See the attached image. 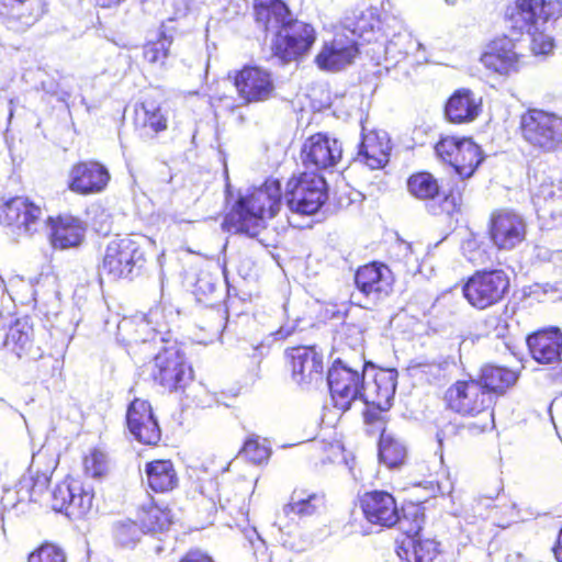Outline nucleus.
I'll use <instances>...</instances> for the list:
<instances>
[{
    "label": "nucleus",
    "mask_w": 562,
    "mask_h": 562,
    "mask_svg": "<svg viewBox=\"0 0 562 562\" xmlns=\"http://www.w3.org/2000/svg\"><path fill=\"white\" fill-rule=\"evenodd\" d=\"M509 290L510 278L501 268L477 269L461 285L463 299L475 311H485L501 304Z\"/></svg>",
    "instance_id": "nucleus-6"
},
{
    "label": "nucleus",
    "mask_w": 562,
    "mask_h": 562,
    "mask_svg": "<svg viewBox=\"0 0 562 562\" xmlns=\"http://www.w3.org/2000/svg\"><path fill=\"white\" fill-rule=\"evenodd\" d=\"M486 234L495 249L510 251L526 240L527 223L512 209H496L488 216Z\"/></svg>",
    "instance_id": "nucleus-15"
},
{
    "label": "nucleus",
    "mask_w": 562,
    "mask_h": 562,
    "mask_svg": "<svg viewBox=\"0 0 562 562\" xmlns=\"http://www.w3.org/2000/svg\"><path fill=\"white\" fill-rule=\"evenodd\" d=\"M133 125L140 135L155 137L168 130L169 120L159 103L145 99L134 108Z\"/></svg>",
    "instance_id": "nucleus-33"
},
{
    "label": "nucleus",
    "mask_w": 562,
    "mask_h": 562,
    "mask_svg": "<svg viewBox=\"0 0 562 562\" xmlns=\"http://www.w3.org/2000/svg\"><path fill=\"white\" fill-rule=\"evenodd\" d=\"M390 408H382L375 405H366L362 412V418L370 432H379L380 436L385 434V427L387 424L385 413Z\"/></svg>",
    "instance_id": "nucleus-45"
},
{
    "label": "nucleus",
    "mask_w": 562,
    "mask_h": 562,
    "mask_svg": "<svg viewBox=\"0 0 562 562\" xmlns=\"http://www.w3.org/2000/svg\"><path fill=\"white\" fill-rule=\"evenodd\" d=\"M285 366L297 384H311L323 375V353L315 346H293L284 350Z\"/></svg>",
    "instance_id": "nucleus-22"
},
{
    "label": "nucleus",
    "mask_w": 562,
    "mask_h": 562,
    "mask_svg": "<svg viewBox=\"0 0 562 562\" xmlns=\"http://www.w3.org/2000/svg\"><path fill=\"white\" fill-rule=\"evenodd\" d=\"M241 105L266 103L277 97L278 83L269 69L245 64L227 75Z\"/></svg>",
    "instance_id": "nucleus-9"
},
{
    "label": "nucleus",
    "mask_w": 562,
    "mask_h": 562,
    "mask_svg": "<svg viewBox=\"0 0 562 562\" xmlns=\"http://www.w3.org/2000/svg\"><path fill=\"white\" fill-rule=\"evenodd\" d=\"M101 215H102V216H104L105 218H109V217H110V215H109V214H105L103 211H102Z\"/></svg>",
    "instance_id": "nucleus-54"
},
{
    "label": "nucleus",
    "mask_w": 562,
    "mask_h": 562,
    "mask_svg": "<svg viewBox=\"0 0 562 562\" xmlns=\"http://www.w3.org/2000/svg\"><path fill=\"white\" fill-rule=\"evenodd\" d=\"M151 383L167 393H183L194 381V371L180 348L164 346L153 358Z\"/></svg>",
    "instance_id": "nucleus-7"
},
{
    "label": "nucleus",
    "mask_w": 562,
    "mask_h": 562,
    "mask_svg": "<svg viewBox=\"0 0 562 562\" xmlns=\"http://www.w3.org/2000/svg\"><path fill=\"white\" fill-rule=\"evenodd\" d=\"M282 186L277 178L269 177L260 186L239 195L224 215L222 228L232 234L257 236L281 210Z\"/></svg>",
    "instance_id": "nucleus-3"
},
{
    "label": "nucleus",
    "mask_w": 562,
    "mask_h": 562,
    "mask_svg": "<svg viewBox=\"0 0 562 562\" xmlns=\"http://www.w3.org/2000/svg\"><path fill=\"white\" fill-rule=\"evenodd\" d=\"M368 14H369V18H370L371 20L375 19V21H376V25H373V24H372V25H371V29H374V27H376V29H381V21H380V19H379V16H378V14H376V13H374V12H372V11H369V12H368Z\"/></svg>",
    "instance_id": "nucleus-53"
},
{
    "label": "nucleus",
    "mask_w": 562,
    "mask_h": 562,
    "mask_svg": "<svg viewBox=\"0 0 562 562\" xmlns=\"http://www.w3.org/2000/svg\"><path fill=\"white\" fill-rule=\"evenodd\" d=\"M271 454L272 449L269 440L256 434L247 436L238 451V456L254 465L268 463Z\"/></svg>",
    "instance_id": "nucleus-41"
},
{
    "label": "nucleus",
    "mask_w": 562,
    "mask_h": 562,
    "mask_svg": "<svg viewBox=\"0 0 562 562\" xmlns=\"http://www.w3.org/2000/svg\"><path fill=\"white\" fill-rule=\"evenodd\" d=\"M232 100H233L232 95L226 94V93H220L218 91H214L210 95V102L212 105H220L221 103H223L225 101H232Z\"/></svg>",
    "instance_id": "nucleus-51"
},
{
    "label": "nucleus",
    "mask_w": 562,
    "mask_h": 562,
    "mask_svg": "<svg viewBox=\"0 0 562 562\" xmlns=\"http://www.w3.org/2000/svg\"><path fill=\"white\" fill-rule=\"evenodd\" d=\"M252 11L255 22L265 32L273 27L279 30L293 19L290 9L282 0H254Z\"/></svg>",
    "instance_id": "nucleus-36"
},
{
    "label": "nucleus",
    "mask_w": 562,
    "mask_h": 562,
    "mask_svg": "<svg viewBox=\"0 0 562 562\" xmlns=\"http://www.w3.org/2000/svg\"><path fill=\"white\" fill-rule=\"evenodd\" d=\"M519 131L530 145L552 150L562 143V117L543 110L528 109L520 115Z\"/></svg>",
    "instance_id": "nucleus-14"
},
{
    "label": "nucleus",
    "mask_w": 562,
    "mask_h": 562,
    "mask_svg": "<svg viewBox=\"0 0 562 562\" xmlns=\"http://www.w3.org/2000/svg\"><path fill=\"white\" fill-rule=\"evenodd\" d=\"M173 37L165 30H161L157 37L146 41L142 46V56L144 61L150 66L165 68L170 57Z\"/></svg>",
    "instance_id": "nucleus-40"
},
{
    "label": "nucleus",
    "mask_w": 562,
    "mask_h": 562,
    "mask_svg": "<svg viewBox=\"0 0 562 562\" xmlns=\"http://www.w3.org/2000/svg\"><path fill=\"white\" fill-rule=\"evenodd\" d=\"M44 223L49 246L55 250L77 249L86 241L87 224L74 214L49 215Z\"/></svg>",
    "instance_id": "nucleus-20"
},
{
    "label": "nucleus",
    "mask_w": 562,
    "mask_h": 562,
    "mask_svg": "<svg viewBox=\"0 0 562 562\" xmlns=\"http://www.w3.org/2000/svg\"><path fill=\"white\" fill-rule=\"evenodd\" d=\"M508 318L509 315L507 313V308H505L502 313L488 315L484 319V324L490 334H494L497 338H505L509 331Z\"/></svg>",
    "instance_id": "nucleus-47"
},
{
    "label": "nucleus",
    "mask_w": 562,
    "mask_h": 562,
    "mask_svg": "<svg viewBox=\"0 0 562 562\" xmlns=\"http://www.w3.org/2000/svg\"><path fill=\"white\" fill-rule=\"evenodd\" d=\"M27 562H67V557L61 547L44 541L30 552Z\"/></svg>",
    "instance_id": "nucleus-44"
},
{
    "label": "nucleus",
    "mask_w": 562,
    "mask_h": 562,
    "mask_svg": "<svg viewBox=\"0 0 562 562\" xmlns=\"http://www.w3.org/2000/svg\"><path fill=\"white\" fill-rule=\"evenodd\" d=\"M486 72L495 78L509 79L526 66L525 55L517 50L515 40L506 34L492 38L480 56Z\"/></svg>",
    "instance_id": "nucleus-13"
},
{
    "label": "nucleus",
    "mask_w": 562,
    "mask_h": 562,
    "mask_svg": "<svg viewBox=\"0 0 562 562\" xmlns=\"http://www.w3.org/2000/svg\"><path fill=\"white\" fill-rule=\"evenodd\" d=\"M43 209L26 195H14L0 204V225L16 238H32L41 232Z\"/></svg>",
    "instance_id": "nucleus-11"
},
{
    "label": "nucleus",
    "mask_w": 562,
    "mask_h": 562,
    "mask_svg": "<svg viewBox=\"0 0 562 562\" xmlns=\"http://www.w3.org/2000/svg\"><path fill=\"white\" fill-rule=\"evenodd\" d=\"M356 289L368 300L381 302L394 292L395 277L381 261H370L357 268L353 276Z\"/></svg>",
    "instance_id": "nucleus-19"
},
{
    "label": "nucleus",
    "mask_w": 562,
    "mask_h": 562,
    "mask_svg": "<svg viewBox=\"0 0 562 562\" xmlns=\"http://www.w3.org/2000/svg\"><path fill=\"white\" fill-rule=\"evenodd\" d=\"M98 232H101L103 229V224L100 227H95Z\"/></svg>",
    "instance_id": "nucleus-55"
},
{
    "label": "nucleus",
    "mask_w": 562,
    "mask_h": 562,
    "mask_svg": "<svg viewBox=\"0 0 562 562\" xmlns=\"http://www.w3.org/2000/svg\"><path fill=\"white\" fill-rule=\"evenodd\" d=\"M482 95L470 88L456 89L445 101L443 117L453 125H464L476 121L483 113Z\"/></svg>",
    "instance_id": "nucleus-25"
},
{
    "label": "nucleus",
    "mask_w": 562,
    "mask_h": 562,
    "mask_svg": "<svg viewBox=\"0 0 562 562\" xmlns=\"http://www.w3.org/2000/svg\"><path fill=\"white\" fill-rule=\"evenodd\" d=\"M85 472L93 477H100L106 472V459L103 452L98 449L91 450L83 457Z\"/></svg>",
    "instance_id": "nucleus-46"
},
{
    "label": "nucleus",
    "mask_w": 562,
    "mask_h": 562,
    "mask_svg": "<svg viewBox=\"0 0 562 562\" xmlns=\"http://www.w3.org/2000/svg\"><path fill=\"white\" fill-rule=\"evenodd\" d=\"M288 206L300 214H315L327 200L326 181L314 171L292 175L285 184Z\"/></svg>",
    "instance_id": "nucleus-10"
},
{
    "label": "nucleus",
    "mask_w": 562,
    "mask_h": 562,
    "mask_svg": "<svg viewBox=\"0 0 562 562\" xmlns=\"http://www.w3.org/2000/svg\"><path fill=\"white\" fill-rule=\"evenodd\" d=\"M143 531L137 521L126 519L117 521L112 527V540L120 549H134L140 541Z\"/></svg>",
    "instance_id": "nucleus-43"
},
{
    "label": "nucleus",
    "mask_w": 562,
    "mask_h": 562,
    "mask_svg": "<svg viewBox=\"0 0 562 562\" xmlns=\"http://www.w3.org/2000/svg\"><path fill=\"white\" fill-rule=\"evenodd\" d=\"M93 494L85 490L77 479H65L57 483L52 492L50 507L57 513L67 515L85 513L92 505Z\"/></svg>",
    "instance_id": "nucleus-27"
},
{
    "label": "nucleus",
    "mask_w": 562,
    "mask_h": 562,
    "mask_svg": "<svg viewBox=\"0 0 562 562\" xmlns=\"http://www.w3.org/2000/svg\"><path fill=\"white\" fill-rule=\"evenodd\" d=\"M315 40L312 25L293 18L276 32L271 49L279 59L291 61L306 54Z\"/></svg>",
    "instance_id": "nucleus-17"
},
{
    "label": "nucleus",
    "mask_w": 562,
    "mask_h": 562,
    "mask_svg": "<svg viewBox=\"0 0 562 562\" xmlns=\"http://www.w3.org/2000/svg\"><path fill=\"white\" fill-rule=\"evenodd\" d=\"M178 562H215V560L203 549L190 548L179 558Z\"/></svg>",
    "instance_id": "nucleus-49"
},
{
    "label": "nucleus",
    "mask_w": 562,
    "mask_h": 562,
    "mask_svg": "<svg viewBox=\"0 0 562 562\" xmlns=\"http://www.w3.org/2000/svg\"><path fill=\"white\" fill-rule=\"evenodd\" d=\"M111 182L108 167L97 159H79L70 165L67 172V189L79 196L103 193Z\"/></svg>",
    "instance_id": "nucleus-16"
},
{
    "label": "nucleus",
    "mask_w": 562,
    "mask_h": 562,
    "mask_svg": "<svg viewBox=\"0 0 562 562\" xmlns=\"http://www.w3.org/2000/svg\"><path fill=\"white\" fill-rule=\"evenodd\" d=\"M126 425L130 432L142 445L156 447L161 440V429L150 403L134 398L127 407Z\"/></svg>",
    "instance_id": "nucleus-23"
},
{
    "label": "nucleus",
    "mask_w": 562,
    "mask_h": 562,
    "mask_svg": "<svg viewBox=\"0 0 562 562\" xmlns=\"http://www.w3.org/2000/svg\"><path fill=\"white\" fill-rule=\"evenodd\" d=\"M379 459L389 469L401 467L406 459V448L391 435L382 434L379 440Z\"/></svg>",
    "instance_id": "nucleus-42"
},
{
    "label": "nucleus",
    "mask_w": 562,
    "mask_h": 562,
    "mask_svg": "<svg viewBox=\"0 0 562 562\" xmlns=\"http://www.w3.org/2000/svg\"><path fill=\"white\" fill-rule=\"evenodd\" d=\"M143 482L153 494L165 495L179 487L180 476L171 459L158 458L145 462Z\"/></svg>",
    "instance_id": "nucleus-28"
},
{
    "label": "nucleus",
    "mask_w": 562,
    "mask_h": 562,
    "mask_svg": "<svg viewBox=\"0 0 562 562\" xmlns=\"http://www.w3.org/2000/svg\"><path fill=\"white\" fill-rule=\"evenodd\" d=\"M528 350L538 363L558 362L562 356V331L550 326L532 331L526 337Z\"/></svg>",
    "instance_id": "nucleus-29"
},
{
    "label": "nucleus",
    "mask_w": 562,
    "mask_h": 562,
    "mask_svg": "<svg viewBox=\"0 0 562 562\" xmlns=\"http://www.w3.org/2000/svg\"><path fill=\"white\" fill-rule=\"evenodd\" d=\"M366 367L367 362L353 369L340 358L333 361L327 379L333 404L339 411L347 412L357 400H362Z\"/></svg>",
    "instance_id": "nucleus-12"
},
{
    "label": "nucleus",
    "mask_w": 562,
    "mask_h": 562,
    "mask_svg": "<svg viewBox=\"0 0 562 562\" xmlns=\"http://www.w3.org/2000/svg\"><path fill=\"white\" fill-rule=\"evenodd\" d=\"M358 505L364 520L380 528L395 527L402 517L396 497L386 490H370L358 496Z\"/></svg>",
    "instance_id": "nucleus-18"
},
{
    "label": "nucleus",
    "mask_w": 562,
    "mask_h": 562,
    "mask_svg": "<svg viewBox=\"0 0 562 562\" xmlns=\"http://www.w3.org/2000/svg\"><path fill=\"white\" fill-rule=\"evenodd\" d=\"M435 155L459 176L449 183L439 203V214L452 217L460 214L467 184L464 180L476 172L485 156L471 136L441 135L434 146Z\"/></svg>",
    "instance_id": "nucleus-2"
},
{
    "label": "nucleus",
    "mask_w": 562,
    "mask_h": 562,
    "mask_svg": "<svg viewBox=\"0 0 562 562\" xmlns=\"http://www.w3.org/2000/svg\"><path fill=\"white\" fill-rule=\"evenodd\" d=\"M406 190L411 196L424 202L435 201L445 194L439 178L428 170L411 173L406 179Z\"/></svg>",
    "instance_id": "nucleus-39"
},
{
    "label": "nucleus",
    "mask_w": 562,
    "mask_h": 562,
    "mask_svg": "<svg viewBox=\"0 0 562 562\" xmlns=\"http://www.w3.org/2000/svg\"><path fill=\"white\" fill-rule=\"evenodd\" d=\"M552 552H553L554 559L558 562H562V528L560 529L558 537H557V541L552 547Z\"/></svg>",
    "instance_id": "nucleus-52"
},
{
    "label": "nucleus",
    "mask_w": 562,
    "mask_h": 562,
    "mask_svg": "<svg viewBox=\"0 0 562 562\" xmlns=\"http://www.w3.org/2000/svg\"><path fill=\"white\" fill-rule=\"evenodd\" d=\"M220 503H221V507L223 509H234V508H238V509H241L244 503H245V497L243 495H236L235 496V504H231V501L229 499H225L224 502L220 498Z\"/></svg>",
    "instance_id": "nucleus-50"
},
{
    "label": "nucleus",
    "mask_w": 562,
    "mask_h": 562,
    "mask_svg": "<svg viewBox=\"0 0 562 562\" xmlns=\"http://www.w3.org/2000/svg\"><path fill=\"white\" fill-rule=\"evenodd\" d=\"M562 18V0H512L503 12V21L513 35H529V49L535 56L553 54L555 38L546 25Z\"/></svg>",
    "instance_id": "nucleus-1"
},
{
    "label": "nucleus",
    "mask_w": 562,
    "mask_h": 562,
    "mask_svg": "<svg viewBox=\"0 0 562 562\" xmlns=\"http://www.w3.org/2000/svg\"><path fill=\"white\" fill-rule=\"evenodd\" d=\"M326 509V494L323 491L308 492L295 488L290 502L284 505L286 516L310 517Z\"/></svg>",
    "instance_id": "nucleus-37"
},
{
    "label": "nucleus",
    "mask_w": 562,
    "mask_h": 562,
    "mask_svg": "<svg viewBox=\"0 0 562 562\" xmlns=\"http://www.w3.org/2000/svg\"><path fill=\"white\" fill-rule=\"evenodd\" d=\"M398 373L391 368H374L372 380L363 387L364 405L391 408L393 405Z\"/></svg>",
    "instance_id": "nucleus-31"
},
{
    "label": "nucleus",
    "mask_w": 562,
    "mask_h": 562,
    "mask_svg": "<svg viewBox=\"0 0 562 562\" xmlns=\"http://www.w3.org/2000/svg\"><path fill=\"white\" fill-rule=\"evenodd\" d=\"M145 266L146 254L140 243L130 236H116L105 244L98 272L111 282L133 281Z\"/></svg>",
    "instance_id": "nucleus-5"
},
{
    "label": "nucleus",
    "mask_w": 562,
    "mask_h": 562,
    "mask_svg": "<svg viewBox=\"0 0 562 562\" xmlns=\"http://www.w3.org/2000/svg\"><path fill=\"white\" fill-rule=\"evenodd\" d=\"M358 54L359 47L355 40L336 35L323 44L315 56V63L323 70H340L351 64Z\"/></svg>",
    "instance_id": "nucleus-32"
},
{
    "label": "nucleus",
    "mask_w": 562,
    "mask_h": 562,
    "mask_svg": "<svg viewBox=\"0 0 562 562\" xmlns=\"http://www.w3.org/2000/svg\"><path fill=\"white\" fill-rule=\"evenodd\" d=\"M474 380L485 395L496 404L497 398L504 396L516 384L518 372L505 366L484 363Z\"/></svg>",
    "instance_id": "nucleus-30"
},
{
    "label": "nucleus",
    "mask_w": 562,
    "mask_h": 562,
    "mask_svg": "<svg viewBox=\"0 0 562 562\" xmlns=\"http://www.w3.org/2000/svg\"><path fill=\"white\" fill-rule=\"evenodd\" d=\"M341 456V446L336 442L321 443L317 447V457L322 463L335 462Z\"/></svg>",
    "instance_id": "nucleus-48"
},
{
    "label": "nucleus",
    "mask_w": 562,
    "mask_h": 562,
    "mask_svg": "<svg viewBox=\"0 0 562 562\" xmlns=\"http://www.w3.org/2000/svg\"><path fill=\"white\" fill-rule=\"evenodd\" d=\"M342 158V148L336 138L326 133L308 136L301 149V159L305 167L327 169L336 166Z\"/></svg>",
    "instance_id": "nucleus-24"
},
{
    "label": "nucleus",
    "mask_w": 562,
    "mask_h": 562,
    "mask_svg": "<svg viewBox=\"0 0 562 562\" xmlns=\"http://www.w3.org/2000/svg\"><path fill=\"white\" fill-rule=\"evenodd\" d=\"M45 458L43 453L34 454L26 472L15 484L20 502L35 503L46 494L50 485L53 467L43 468Z\"/></svg>",
    "instance_id": "nucleus-26"
},
{
    "label": "nucleus",
    "mask_w": 562,
    "mask_h": 562,
    "mask_svg": "<svg viewBox=\"0 0 562 562\" xmlns=\"http://www.w3.org/2000/svg\"><path fill=\"white\" fill-rule=\"evenodd\" d=\"M49 10L48 0H18L11 3L4 20L15 32H25L40 22Z\"/></svg>",
    "instance_id": "nucleus-34"
},
{
    "label": "nucleus",
    "mask_w": 562,
    "mask_h": 562,
    "mask_svg": "<svg viewBox=\"0 0 562 562\" xmlns=\"http://www.w3.org/2000/svg\"><path fill=\"white\" fill-rule=\"evenodd\" d=\"M390 139L383 133L369 131L362 134L358 150V159L370 169L383 168L390 157Z\"/></svg>",
    "instance_id": "nucleus-35"
},
{
    "label": "nucleus",
    "mask_w": 562,
    "mask_h": 562,
    "mask_svg": "<svg viewBox=\"0 0 562 562\" xmlns=\"http://www.w3.org/2000/svg\"><path fill=\"white\" fill-rule=\"evenodd\" d=\"M442 402L448 412L470 419L462 426L470 435L479 436L495 428V403L473 376L452 382L443 392Z\"/></svg>",
    "instance_id": "nucleus-4"
},
{
    "label": "nucleus",
    "mask_w": 562,
    "mask_h": 562,
    "mask_svg": "<svg viewBox=\"0 0 562 562\" xmlns=\"http://www.w3.org/2000/svg\"><path fill=\"white\" fill-rule=\"evenodd\" d=\"M0 331H4L2 345L19 359L36 360L42 349L35 341L33 323L30 316L18 317L10 324L0 321Z\"/></svg>",
    "instance_id": "nucleus-21"
},
{
    "label": "nucleus",
    "mask_w": 562,
    "mask_h": 562,
    "mask_svg": "<svg viewBox=\"0 0 562 562\" xmlns=\"http://www.w3.org/2000/svg\"><path fill=\"white\" fill-rule=\"evenodd\" d=\"M137 522L143 533H162L172 525L171 509L151 501L138 508Z\"/></svg>",
    "instance_id": "nucleus-38"
},
{
    "label": "nucleus",
    "mask_w": 562,
    "mask_h": 562,
    "mask_svg": "<svg viewBox=\"0 0 562 562\" xmlns=\"http://www.w3.org/2000/svg\"><path fill=\"white\" fill-rule=\"evenodd\" d=\"M425 515L420 512L404 516L403 538L396 547L398 558L404 562H443L441 542L423 536Z\"/></svg>",
    "instance_id": "nucleus-8"
}]
</instances>
